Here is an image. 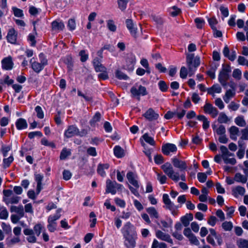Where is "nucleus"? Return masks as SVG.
I'll return each instance as SVG.
<instances>
[{
  "label": "nucleus",
  "mask_w": 248,
  "mask_h": 248,
  "mask_svg": "<svg viewBox=\"0 0 248 248\" xmlns=\"http://www.w3.org/2000/svg\"><path fill=\"white\" fill-rule=\"evenodd\" d=\"M186 62L188 67V70L185 66L181 67L180 72V76L182 78H186L187 74L189 77L194 75L197 67L200 64V58L199 56L194 57L193 53L186 55Z\"/></svg>",
  "instance_id": "1"
},
{
  "label": "nucleus",
  "mask_w": 248,
  "mask_h": 248,
  "mask_svg": "<svg viewBox=\"0 0 248 248\" xmlns=\"http://www.w3.org/2000/svg\"><path fill=\"white\" fill-rule=\"evenodd\" d=\"M45 231V228L43 225L40 223H37L34 225L33 230L27 228L24 230L23 232L25 235L29 236L27 237V241L31 243L36 242V234L39 236L42 232Z\"/></svg>",
  "instance_id": "2"
},
{
  "label": "nucleus",
  "mask_w": 248,
  "mask_h": 248,
  "mask_svg": "<svg viewBox=\"0 0 248 248\" xmlns=\"http://www.w3.org/2000/svg\"><path fill=\"white\" fill-rule=\"evenodd\" d=\"M161 169L164 173L172 180L178 182L179 179L183 181H186V176L184 173L179 175V173L175 172L172 165L169 162L165 163L161 166Z\"/></svg>",
  "instance_id": "3"
},
{
  "label": "nucleus",
  "mask_w": 248,
  "mask_h": 248,
  "mask_svg": "<svg viewBox=\"0 0 248 248\" xmlns=\"http://www.w3.org/2000/svg\"><path fill=\"white\" fill-rule=\"evenodd\" d=\"M4 197L3 201L7 205L9 204H17L20 200V197L13 194L12 190L4 189L3 190Z\"/></svg>",
  "instance_id": "4"
},
{
  "label": "nucleus",
  "mask_w": 248,
  "mask_h": 248,
  "mask_svg": "<svg viewBox=\"0 0 248 248\" xmlns=\"http://www.w3.org/2000/svg\"><path fill=\"white\" fill-rule=\"evenodd\" d=\"M124 188L123 186L117 183L116 181H112L109 179L106 181V193H110L112 195L116 193L117 190L122 191Z\"/></svg>",
  "instance_id": "5"
},
{
  "label": "nucleus",
  "mask_w": 248,
  "mask_h": 248,
  "mask_svg": "<svg viewBox=\"0 0 248 248\" xmlns=\"http://www.w3.org/2000/svg\"><path fill=\"white\" fill-rule=\"evenodd\" d=\"M130 92L133 97L136 98L138 101L140 100V95L144 96L148 94L146 88L141 85L137 88L133 86L130 89Z\"/></svg>",
  "instance_id": "6"
},
{
  "label": "nucleus",
  "mask_w": 248,
  "mask_h": 248,
  "mask_svg": "<svg viewBox=\"0 0 248 248\" xmlns=\"http://www.w3.org/2000/svg\"><path fill=\"white\" fill-rule=\"evenodd\" d=\"M124 236H137V232L135 227L129 222H127L122 230Z\"/></svg>",
  "instance_id": "7"
},
{
  "label": "nucleus",
  "mask_w": 248,
  "mask_h": 248,
  "mask_svg": "<svg viewBox=\"0 0 248 248\" xmlns=\"http://www.w3.org/2000/svg\"><path fill=\"white\" fill-rule=\"evenodd\" d=\"M136 62L135 56L133 54H128L126 59V64L125 69L129 71H132L134 69V66Z\"/></svg>",
  "instance_id": "8"
},
{
  "label": "nucleus",
  "mask_w": 248,
  "mask_h": 248,
  "mask_svg": "<svg viewBox=\"0 0 248 248\" xmlns=\"http://www.w3.org/2000/svg\"><path fill=\"white\" fill-rule=\"evenodd\" d=\"M163 201L165 204V207L170 210L171 212H174L177 207L174 203L170 200L169 195L167 194H164L163 195Z\"/></svg>",
  "instance_id": "9"
},
{
  "label": "nucleus",
  "mask_w": 248,
  "mask_h": 248,
  "mask_svg": "<svg viewBox=\"0 0 248 248\" xmlns=\"http://www.w3.org/2000/svg\"><path fill=\"white\" fill-rule=\"evenodd\" d=\"M161 150L164 155H168L171 152H175L177 151V147L173 144L166 143L162 145Z\"/></svg>",
  "instance_id": "10"
},
{
  "label": "nucleus",
  "mask_w": 248,
  "mask_h": 248,
  "mask_svg": "<svg viewBox=\"0 0 248 248\" xmlns=\"http://www.w3.org/2000/svg\"><path fill=\"white\" fill-rule=\"evenodd\" d=\"M78 133V129L74 125H70L68 127L67 130L64 132V136L67 138H71L75 135H77Z\"/></svg>",
  "instance_id": "11"
},
{
  "label": "nucleus",
  "mask_w": 248,
  "mask_h": 248,
  "mask_svg": "<svg viewBox=\"0 0 248 248\" xmlns=\"http://www.w3.org/2000/svg\"><path fill=\"white\" fill-rule=\"evenodd\" d=\"M124 238V245L127 248H134L136 246V239L137 236H125Z\"/></svg>",
  "instance_id": "12"
},
{
  "label": "nucleus",
  "mask_w": 248,
  "mask_h": 248,
  "mask_svg": "<svg viewBox=\"0 0 248 248\" xmlns=\"http://www.w3.org/2000/svg\"><path fill=\"white\" fill-rule=\"evenodd\" d=\"M171 162L173 166L179 169L180 170H185L187 168V165L185 161L180 160L176 157L172 158Z\"/></svg>",
  "instance_id": "13"
},
{
  "label": "nucleus",
  "mask_w": 248,
  "mask_h": 248,
  "mask_svg": "<svg viewBox=\"0 0 248 248\" xmlns=\"http://www.w3.org/2000/svg\"><path fill=\"white\" fill-rule=\"evenodd\" d=\"M2 68L3 69L9 70L13 68L14 63L12 57L9 56L4 58L1 61Z\"/></svg>",
  "instance_id": "14"
},
{
  "label": "nucleus",
  "mask_w": 248,
  "mask_h": 248,
  "mask_svg": "<svg viewBox=\"0 0 248 248\" xmlns=\"http://www.w3.org/2000/svg\"><path fill=\"white\" fill-rule=\"evenodd\" d=\"M126 177L129 182L136 188H139L140 186L137 180V176L133 172L129 171L126 174Z\"/></svg>",
  "instance_id": "15"
},
{
  "label": "nucleus",
  "mask_w": 248,
  "mask_h": 248,
  "mask_svg": "<svg viewBox=\"0 0 248 248\" xmlns=\"http://www.w3.org/2000/svg\"><path fill=\"white\" fill-rule=\"evenodd\" d=\"M126 27L130 31L131 34L134 37H137V28L135 27L133 21L131 19H127L125 21Z\"/></svg>",
  "instance_id": "16"
},
{
  "label": "nucleus",
  "mask_w": 248,
  "mask_h": 248,
  "mask_svg": "<svg viewBox=\"0 0 248 248\" xmlns=\"http://www.w3.org/2000/svg\"><path fill=\"white\" fill-rule=\"evenodd\" d=\"M156 236L159 239L168 242L171 244H173L172 240L169 234L164 233L162 231L158 230L156 232Z\"/></svg>",
  "instance_id": "17"
},
{
  "label": "nucleus",
  "mask_w": 248,
  "mask_h": 248,
  "mask_svg": "<svg viewBox=\"0 0 248 248\" xmlns=\"http://www.w3.org/2000/svg\"><path fill=\"white\" fill-rule=\"evenodd\" d=\"M143 116L150 121L155 120L158 118V114L156 113L152 108L147 110Z\"/></svg>",
  "instance_id": "18"
},
{
  "label": "nucleus",
  "mask_w": 248,
  "mask_h": 248,
  "mask_svg": "<svg viewBox=\"0 0 248 248\" xmlns=\"http://www.w3.org/2000/svg\"><path fill=\"white\" fill-rule=\"evenodd\" d=\"M10 212L11 213L15 212L20 217H23L24 216V210L23 206L20 205L18 206L12 205L10 207Z\"/></svg>",
  "instance_id": "19"
},
{
  "label": "nucleus",
  "mask_w": 248,
  "mask_h": 248,
  "mask_svg": "<svg viewBox=\"0 0 248 248\" xmlns=\"http://www.w3.org/2000/svg\"><path fill=\"white\" fill-rule=\"evenodd\" d=\"M30 63H31L32 69L36 73H39L44 68V65H43L41 62L39 63L36 62L34 60V58L31 59Z\"/></svg>",
  "instance_id": "20"
},
{
  "label": "nucleus",
  "mask_w": 248,
  "mask_h": 248,
  "mask_svg": "<svg viewBox=\"0 0 248 248\" xmlns=\"http://www.w3.org/2000/svg\"><path fill=\"white\" fill-rule=\"evenodd\" d=\"M64 28L63 23L61 21L55 20L51 23L52 30L59 31L62 30Z\"/></svg>",
  "instance_id": "21"
},
{
  "label": "nucleus",
  "mask_w": 248,
  "mask_h": 248,
  "mask_svg": "<svg viewBox=\"0 0 248 248\" xmlns=\"http://www.w3.org/2000/svg\"><path fill=\"white\" fill-rule=\"evenodd\" d=\"M93 64L96 72H105L106 68L99 62L98 58H96L93 61Z\"/></svg>",
  "instance_id": "22"
},
{
  "label": "nucleus",
  "mask_w": 248,
  "mask_h": 248,
  "mask_svg": "<svg viewBox=\"0 0 248 248\" xmlns=\"http://www.w3.org/2000/svg\"><path fill=\"white\" fill-rule=\"evenodd\" d=\"M229 131L230 138L233 140H236L237 135L239 132V128L235 126H232L229 128Z\"/></svg>",
  "instance_id": "23"
},
{
  "label": "nucleus",
  "mask_w": 248,
  "mask_h": 248,
  "mask_svg": "<svg viewBox=\"0 0 248 248\" xmlns=\"http://www.w3.org/2000/svg\"><path fill=\"white\" fill-rule=\"evenodd\" d=\"M193 219V216L192 214H186L185 216H183L181 218V221L182 223L185 227H187L189 224V222L192 220Z\"/></svg>",
  "instance_id": "24"
},
{
  "label": "nucleus",
  "mask_w": 248,
  "mask_h": 248,
  "mask_svg": "<svg viewBox=\"0 0 248 248\" xmlns=\"http://www.w3.org/2000/svg\"><path fill=\"white\" fill-rule=\"evenodd\" d=\"M16 125L18 130H22L27 127L28 124L25 119L19 118L17 120Z\"/></svg>",
  "instance_id": "25"
},
{
  "label": "nucleus",
  "mask_w": 248,
  "mask_h": 248,
  "mask_svg": "<svg viewBox=\"0 0 248 248\" xmlns=\"http://www.w3.org/2000/svg\"><path fill=\"white\" fill-rule=\"evenodd\" d=\"M108 164H99L98 166L97 172L102 177H104L106 175L105 170H108L109 168Z\"/></svg>",
  "instance_id": "26"
},
{
  "label": "nucleus",
  "mask_w": 248,
  "mask_h": 248,
  "mask_svg": "<svg viewBox=\"0 0 248 248\" xmlns=\"http://www.w3.org/2000/svg\"><path fill=\"white\" fill-rule=\"evenodd\" d=\"M15 31L14 29H10L8 33L7 39L9 42L14 44L16 40V35L15 34Z\"/></svg>",
  "instance_id": "27"
},
{
  "label": "nucleus",
  "mask_w": 248,
  "mask_h": 248,
  "mask_svg": "<svg viewBox=\"0 0 248 248\" xmlns=\"http://www.w3.org/2000/svg\"><path fill=\"white\" fill-rule=\"evenodd\" d=\"M235 95V91L231 90H228L226 92L224 96L223 97V100L226 103L230 102L231 98L234 97Z\"/></svg>",
  "instance_id": "28"
},
{
  "label": "nucleus",
  "mask_w": 248,
  "mask_h": 248,
  "mask_svg": "<svg viewBox=\"0 0 248 248\" xmlns=\"http://www.w3.org/2000/svg\"><path fill=\"white\" fill-rule=\"evenodd\" d=\"M114 155L118 158H122L124 155V152L120 146H116L113 149Z\"/></svg>",
  "instance_id": "29"
},
{
  "label": "nucleus",
  "mask_w": 248,
  "mask_h": 248,
  "mask_svg": "<svg viewBox=\"0 0 248 248\" xmlns=\"http://www.w3.org/2000/svg\"><path fill=\"white\" fill-rule=\"evenodd\" d=\"M221 88L217 84L213 85L211 88L207 89V91L208 94H213V93H220L221 92Z\"/></svg>",
  "instance_id": "30"
},
{
  "label": "nucleus",
  "mask_w": 248,
  "mask_h": 248,
  "mask_svg": "<svg viewBox=\"0 0 248 248\" xmlns=\"http://www.w3.org/2000/svg\"><path fill=\"white\" fill-rule=\"evenodd\" d=\"M197 118L198 120L203 122L202 128L204 129H207L209 127L210 122L208 121L207 118L205 116L200 115L197 117Z\"/></svg>",
  "instance_id": "31"
},
{
  "label": "nucleus",
  "mask_w": 248,
  "mask_h": 248,
  "mask_svg": "<svg viewBox=\"0 0 248 248\" xmlns=\"http://www.w3.org/2000/svg\"><path fill=\"white\" fill-rule=\"evenodd\" d=\"M146 212L150 215L151 217H154L155 218H158V214L156 210L155 207H151L146 208Z\"/></svg>",
  "instance_id": "32"
},
{
  "label": "nucleus",
  "mask_w": 248,
  "mask_h": 248,
  "mask_svg": "<svg viewBox=\"0 0 248 248\" xmlns=\"http://www.w3.org/2000/svg\"><path fill=\"white\" fill-rule=\"evenodd\" d=\"M233 195L237 197L238 195H244L245 193V189L241 186H237L233 190Z\"/></svg>",
  "instance_id": "33"
},
{
  "label": "nucleus",
  "mask_w": 248,
  "mask_h": 248,
  "mask_svg": "<svg viewBox=\"0 0 248 248\" xmlns=\"http://www.w3.org/2000/svg\"><path fill=\"white\" fill-rule=\"evenodd\" d=\"M234 180L236 182L246 183L247 181V176L241 174L240 173H236L234 176Z\"/></svg>",
  "instance_id": "34"
},
{
  "label": "nucleus",
  "mask_w": 248,
  "mask_h": 248,
  "mask_svg": "<svg viewBox=\"0 0 248 248\" xmlns=\"http://www.w3.org/2000/svg\"><path fill=\"white\" fill-rule=\"evenodd\" d=\"M235 123L238 126L244 127L246 125V122L243 116H238L234 119Z\"/></svg>",
  "instance_id": "35"
},
{
  "label": "nucleus",
  "mask_w": 248,
  "mask_h": 248,
  "mask_svg": "<svg viewBox=\"0 0 248 248\" xmlns=\"http://www.w3.org/2000/svg\"><path fill=\"white\" fill-rule=\"evenodd\" d=\"M236 243L239 248H248V240L246 239L240 238Z\"/></svg>",
  "instance_id": "36"
},
{
  "label": "nucleus",
  "mask_w": 248,
  "mask_h": 248,
  "mask_svg": "<svg viewBox=\"0 0 248 248\" xmlns=\"http://www.w3.org/2000/svg\"><path fill=\"white\" fill-rule=\"evenodd\" d=\"M61 210H62L61 209H58L57 210V212L55 215L50 216L48 217L47 221L48 222H56V220L58 219L61 217L60 212H61Z\"/></svg>",
  "instance_id": "37"
},
{
  "label": "nucleus",
  "mask_w": 248,
  "mask_h": 248,
  "mask_svg": "<svg viewBox=\"0 0 248 248\" xmlns=\"http://www.w3.org/2000/svg\"><path fill=\"white\" fill-rule=\"evenodd\" d=\"M101 118V114L99 112H96L93 118L90 121L92 126H95L96 122H99Z\"/></svg>",
  "instance_id": "38"
},
{
  "label": "nucleus",
  "mask_w": 248,
  "mask_h": 248,
  "mask_svg": "<svg viewBox=\"0 0 248 248\" xmlns=\"http://www.w3.org/2000/svg\"><path fill=\"white\" fill-rule=\"evenodd\" d=\"M220 149L221 151V152L222 153L221 157L222 158L223 157V156H232L233 154L232 153H230L227 148L224 146L221 145L220 147Z\"/></svg>",
  "instance_id": "39"
},
{
  "label": "nucleus",
  "mask_w": 248,
  "mask_h": 248,
  "mask_svg": "<svg viewBox=\"0 0 248 248\" xmlns=\"http://www.w3.org/2000/svg\"><path fill=\"white\" fill-rule=\"evenodd\" d=\"M217 121L218 123L220 124L222 123H227L229 121V119L228 117V116L223 112H221L217 119Z\"/></svg>",
  "instance_id": "40"
},
{
  "label": "nucleus",
  "mask_w": 248,
  "mask_h": 248,
  "mask_svg": "<svg viewBox=\"0 0 248 248\" xmlns=\"http://www.w3.org/2000/svg\"><path fill=\"white\" fill-rule=\"evenodd\" d=\"M115 76L117 78L120 80H127L129 78L126 74L119 70H117L116 71Z\"/></svg>",
  "instance_id": "41"
},
{
  "label": "nucleus",
  "mask_w": 248,
  "mask_h": 248,
  "mask_svg": "<svg viewBox=\"0 0 248 248\" xmlns=\"http://www.w3.org/2000/svg\"><path fill=\"white\" fill-rule=\"evenodd\" d=\"M142 137L147 143L150 144L151 145H155V143L154 139L152 137L149 136L148 133L144 134Z\"/></svg>",
  "instance_id": "42"
},
{
  "label": "nucleus",
  "mask_w": 248,
  "mask_h": 248,
  "mask_svg": "<svg viewBox=\"0 0 248 248\" xmlns=\"http://www.w3.org/2000/svg\"><path fill=\"white\" fill-rule=\"evenodd\" d=\"M119 8L122 11L126 8L128 3L127 0H117Z\"/></svg>",
  "instance_id": "43"
},
{
  "label": "nucleus",
  "mask_w": 248,
  "mask_h": 248,
  "mask_svg": "<svg viewBox=\"0 0 248 248\" xmlns=\"http://www.w3.org/2000/svg\"><path fill=\"white\" fill-rule=\"evenodd\" d=\"M159 88L162 92H166L167 91L169 86L167 83L163 80H160L158 83Z\"/></svg>",
  "instance_id": "44"
},
{
  "label": "nucleus",
  "mask_w": 248,
  "mask_h": 248,
  "mask_svg": "<svg viewBox=\"0 0 248 248\" xmlns=\"http://www.w3.org/2000/svg\"><path fill=\"white\" fill-rule=\"evenodd\" d=\"M107 27L108 30L112 32L116 31V26L114 24V22L112 20H108L107 21Z\"/></svg>",
  "instance_id": "45"
},
{
  "label": "nucleus",
  "mask_w": 248,
  "mask_h": 248,
  "mask_svg": "<svg viewBox=\"0 0 248 248\" xmlns=\"http://www.w3.org/2000/svg\"><path fill=\"white\" fill-rule=\"evenodd\" d=\"M71 155V152L70 151L67 150L66 149H63L62 151L60 158L61 160H64L66 158V157L69 156Z\"/></svg>",
  "instance_id": "46"
},
{
  "label": "nucleus",
  "mask_w": 248,
  "mask_h": 248,
  "mask_svg": "<svg viewBox=\"0 0 248 248\" xmlns=\"http://www.w3.org/2000/svg\"><path fill=\"white\" fill-rule=\"evenodd\" d=\"M14 83V80L10 79L8 76H5L3 79L0 80V84H6L8 85L12 84Z\"/></svg>",
  "instance_id": "47"
},
{
  "label": "nucleus",
  "mask_w": 248,
  "mask_h": 248,
  "mask_svg": "<svg viewBox=\"0 0 248 248\" xmlns=\"http://www.w3.org/2000/svg\"><path fill=\"white\" fill-rule=\"evenodd\" d=\"M223 229L226 231H230L232 228V224L230 221H225L222 224Z\"/></svg>",
  "instance_id": "48"
},
{
  "label": "nucleus",
  "mask_w": 248,
  "mask_h": 248,
  "mask_svg": "<svg viewBox=\"0 0 248 248\" xmlns=\"http://www.w3.org/2000/svg\"><path fill=\"white\" fill-rule=\"evenodd\" d=\"M13 160L14 157L12 155H11L7 158H4L3 160V167L5 168L8 167Z\"/></svg>",
  "instance_id": "49"
},
{
  "label": "nucleus",
  "mask_w": 248,
  "mask_h": 248,
  "mask_svg": "<svg viewBox=\"0 0 248 248\" xmlns=\"http://www.w3.org/2000/svg\"><path fill=\"white\" fill-rule=\"evenodd\" d=\"M89 216L91 218L90 219V222H91L90 224V227L93 228L95 226L96 223V215L94 212H92L90 213Z\"/></svg>",
  "instance_id": "50"
},
{
  "label": "nucleus",
  "mask_w": 248,
  "mask_h": 248,
  "mask_svg": "<svg viewBox=\"0 0 248 248\" xmlns=\"http://www.w3.org/2000/svg\"><path fill=\"white\" fill-rule=\"evenodd\" d=\"M35 110L37 113V116L39 119H43L44 117V112L41 107L37 106L35 108Z\"/></svg>",
  "instance_id": "51"
},
{
  "label": "nucleus",
  "mask_w": 248,
  "mask_h": 248,
  "mask_svg": "<svg viewBox=\"0 0 248 248\" xmlns=\"http://www.w3.org/2000/svg\"><path fill=\"white\" fill-rule=\"evenodd\" d=\"M228 156H223L222 158L224 162L226 164H230L231 165H234L236 163V159L234 158H229Z\"/></svg>",
  "instance_id": "52"
},
{
  "label": "nucleus",
  "mask_w": 248,
  "mask_h": 248,
  "mask_svg": "<svg viewBox=\"0 0 248 248\" xmlns=\"http://www.w3.org/2000/svg\"><path fill=\"white\" fill-rule=\"evenodd\" d=\"M197 177L198 180L201 183H204L207 179V175L206 173L203 172H199L197 174Z\"/></svg>",
  "instance_id": "53"
},
{
  "label": "nucleus",
  "mask_w": 248,
  "mask_h": 248,
  "mask_svg": "<svg viewBox=\"0 0 248 248\" xmlns=\"http://www.w3.org/2000/svg\"><path fill=\"white\" fill-rule=\"evenodd\" d=\"M242 136L241 139L242 140H248V125L246 128L241 130Z\"/></svg>",
  "instance_id": "54"
},
{
  "label": "nucleus",
  "mask_w": 248,
  "mask_h": 248,
  "mask_svg": "<svg viewBox=\"0 0 248 248\" xmlns=\"http://www.w3.org/2000/svg\"><path fill=\"white\" fill-rule=\"evenodd\" d=\"M188 240L191 244H193L196 246L200 245L199 241L194 234L191 235V236L188 238Z\"/></svg>",
  "instance_id": "55"
},
{
  "label": "nucleus",
  "mask_w": 248,
  "mask_h": 248,
  "mask_svg": "<svg viewBox=\"0 0 248 248\" xmlns=\"http://www.w3.org/2000/svg\"><path fill=\"white\" fill-rule=\"evenodd\" d=\"M20 241V239L19 237H15L12 238L11 240L7 242V244L9 246H12L14 244L19 243Z\"/></svg>",
  "instance_id": "56"
},
{
  "label": "nucleus",
  "mask_w": 248,
  "mask_h": 248,
  "mask_svg": "<svg viewBox=\"0 0 248 248\" xmlns=\"http://www.w3.org/2000/svg\"><path fill=\"white\" fill-rule=\"evenodd\" d=\"M157 179L161 184H165L166 182L167 178L166 175H162L159 173H156Z\"/></svg>",
  "instance_id": "57"
},
{
  "label": "nucleus",
  "mask_w": 248,
  "mask_h": 248,
  "mask_svg": "<svg viewBox=\"0 0 248 248\" xmlns=\"http://www.w3.org/2000/svg\"><path fill=\"white\" fill-rule=\"evenodd\" d=\"M216 132L217 135H222L225 134L226 129L224 125H220L219 127L216 129Z\"/></svg>",
  "instance_id": "58"
},
{
  "label": "nucleus",
  "mask_w": 248,
  "mask_h": 248,
  "mask_svg": "<svg viewBox=\"0 0 248 248\" xmlns=\"http://www.w3.org/2000/svg\"><path fill=\"white\" fill-rule=\"evenodd\" d=\"M13 10L16 16L20 17L23 16V13L22 10L16 7H13Z\"/></svg>",
  "instance_id": "59"
},
{
  "label": "nucleus",
  "mask_w": 248,
  "mask_h": 248,
  "mask_svg": "<svg viewBox=\"0 0 248 248\" xmlns=\"http://www.w3.org/2000/svg\"><path fill=\"white\" fill-rule=\"evenodd\" d=\"M241 71L239 69H235L232 73V77L237 79H240L241 78Z\"/></svg>",
  "instance_id": "60"
},
{
  "label": "nucleus",
  "mask_w": 248,
  "mask_h": 248,
  "mask_svg": "<svg viewBox=\"0 0 248 248\" xmlns=\"http://www.w3.org/2000/svg\"><path fill=\"white\" fill-rule=\"evenodd\" d=\"M8 213L5 207L1 210L0 212V219H5L8 217Z\"/></svg>",
  "instance_id": "61"
},
{
  "label": "nucleus",
  "mask_w": 248,
  "mask_h": 248,
  "mask_svg": "<svg viewBox=\"0 0 248 248\" xmlns=\"http://www.w3.org/2000/svg\"><path fill=\"white\" fill-rule=\"evenodd\" d=\"M68 27L71 31H73L76 28V22L74 19H70L68 22Z\"/></svg>",
  "instance_id": "62"
},
{
  "label": "nucleus",
  "mask_w": 248,
  "mask_h": 248,
  "mask_svg": "<svg viewBox=\"0 0 248 248\" xmlns=\"http://www.w3.org/2000/svg\"><path fill=\"white\" fill-rule=\"evenodd\" d=\"M195 22L198 28L201 29L203 25L204 24V21L200 18H196L195 19Z\"/></svg>",
  "instance_id": "63"
},
{
  "label": "nucleus",
  "mask_w": 248,
  "mask_h": 248,
  "mask_svg": "<svg viewBox=\"0 0 248 248\" xmlns=\"http://www.w3.org/2000/svg\"><path fill=\"white\" fill-rule=\"evenodd\" d=\"M214 107L213 105L209 103H206L203 107L204 111L205 113H209L212 109Z\"/></svg>",
  "instance_id": "64"
}]
</instances>
